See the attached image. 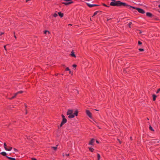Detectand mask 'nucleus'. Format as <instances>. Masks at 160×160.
I'll list each match as a JSON object with an SVG mask.
<instances>
[{
    "label": "nucleus",
    "mask_w": 160,
    "mask_h": 160,
    "mask_svg": "<svg viewBox=\"0 0 160 160\" xmlns=\"http://www.w3.org/2000/svg\"><path fill=\"white\" fill-rule=\"evenodd\" d=\"M87 5L90 8H92L94 6H98L99 5L98 4H92L89 3H87Z\"/></svg>",
    "instance_id": "6e6552de"
},
{
    "label": "nucleus",
    "mask_w": 160,
    "mask_h": 160,
    "mask_svg": "<svg viewBox=\"0 0 160 160\" xmlns=\"http://www.w3.org/2000/svg\"><path fill=\"white\" fill-rule=\"evenodd\" d=\"M136 10H137L138 11V12L140 13L144 14L145 13L144 10L142 8H136Z\"/></svg>",
    "instance_id": "7ed1b4c3"
},
{
    "label": "nucleus",
    "mask_w": 160,
    "mask_h": 160,
    "mask_svg": "<svg viewBox=\"0 0 160 160\" xmlns=\"http://www.w3.org/2000/svg\"><path fill=\"white\" fill-rule=\"evenodd\" d=\"M68 25H71V24H69Z\"/></svg>",
    "instance_id": "de8ad7c7"
},
{
    "label": "nucleus",
    "mask_w": 160,
    "mask_h": 160,
    "mask_svg": "<svg viewBox=\"0 0 160 160\" xmlns=\"http://www.w3.org/2000/svg\"><path fill=\"white\" fill-rule=\"evenodd\" d=\"M152 97L153 100L155 101L156 100V98L157 96L153 94L152 96Z\"/></svg>",
    "instance_id": "aec40b11"
},
{
    "label": "nucleus",
    "mask_w": 160,
    "mask_h": 160,
    "mask_svg": "<svg viewBox=\"0 0 160 160\" xmlns=\"http://www.w3.org/2000/svg\"><path fill=\"white\" fill-rule=\"evenodd\" d=\"M78 111L77 110H76L75 112L73 114H71L70 115H68V118H74L75 117V116H77L78 115Z\"/></svg>",
    "instance_id": "f03ea898"
},
{
    "label": "nucleus",
    "mask_w": 160,
    "mask_h": 160,
    "mask_svg": "<svg viewBox=\"0 0 160 160\" xmlns=\"http://www.w3.org/2000/svg\"><path fill=\"white\" fill-rule=\"evenodd\" d=\"M159 141L157 139H154L152 140V142H154L155 144H157L159 143Z\"/></svg>",
    "instance_id": "ddd939ff"
},
{
    "label": "nucleus",
    "mask_w": 160,
    "mask_h": 160,
    "mask_svg": "<svg viewBox=\"0 0 160 160\" xmlns=\"http://www.w3.org/2000/svg\"><path fill=\"white\" fill-rule=\"evenodd\" d=\"M146 14L147 16L149 17L152 18L153 16L152 14L151 13L149 12H147L146 13Z\"/></svg>",
    "instance_id": "9d476101"
},
{
    "label": "nucleus",
    "mask_w": 160,
    "mask_h": 160,
    "mask_svg": "<svg viewBox=\"0 0 160 160\" xmlns=\"http://www.w3.org/2000/svg\"><path fill=\"white\" fill-rule=\"evenodd\" d=\"M118 140L119 142L120 143H121V142H120V140L118 139Z\"/></svg>",
    "instance_id": "58836bf2"
},
{
    "label": "nucleus",
    "mask_w": 160,
    "mask_h": 160,
    "mask_svg": "<svg viewBox=\"0 0 160 160\" xmlns=\"http://www.w3.org/2000/svg\"><path fill=\"white\" fill-rule=\"evenodd\" d=\"M71 55L72 57H76L75 55L74 54V52H72V53L71 54Z\"/></svg>",
    "instance_id": "6ab92c4d"
},
{
    "label": "nucleus",
    "mask_w": 160,
    "mask_h": 160,
    "mask_svg": "<svg viewBox=\"0 0 160 160\" xmlns=\"http://www.w3.org/2000/svg\"><path fill=\"white\" fill-rule=\"evenodd\" d=\"M47 33H48V34L50 33V32L48 31V30H45L44 31V33L45 34H46Z\"/></svg>",
    "instance_id": "b1692460"
},
{
    "label": "nucleus",
    "mask_w": 160,
    "mask_h": 160,
    "mask_svg": "<svg viewBox=\"0 0 160 160\" xmlns=\"http://www.w3.org/2000/svg\"><path fill=\"white\" fill-rule=\"evenodd\" d=\"M67 122V120L66 118H63L61 123L60 127H61L63 124L66 123Z\"/></svg>",
    "instance_id": "39448f33"
},
{
    "label": "nucleus",
    "mask_w": 160,
    "mask_h": 160,
    "mask_svg": "<svg viewBox=\"0 0 160 160\" xmlns=\"http://www.w3.org/2000/svg\"><path fill=\"white\" fill-rule=\"evenodd\" d=\"M102 5L103 6H105L106 7H109V6H108L107 5H106V4H104V3H103L102 4Z\"/></svg>",
    "instance_id": "bb28decb"
},
{
    "label": "nucleus",
    "mask_w": 160,
    "mask_h": 160,
    "mask_svg": "<svg viewBox=\"0 0 160 160\" xmlns=\"http://www.w3.org/2000/svg\"><path fill=\"white\" fill-rule=\"evenodd\" d=\"M58 146V145H57L55 147H51V148L52 149H53L54 150L56 151L57 149Z\"/></svg>",
    "instance_id": "f3484780"
},
{
    "label": "nucleus",
    "mask_w": 160,
    "mask_h": 160,
    "mask_svg": "<svg viewBox=\"0 0 160 160\" xmlns=\"http://www.w3.org/2000/svg\"><path fill=\"white\" fill-rule=\"evenodd\" d=\"M23 92V91H21L19 92H17V93H15L14 95L12 96L11 98H10V99H12V98H14L17 94L19 93H22Z\"/></svg>",
    "instance_id": "0eeeda50"
},
{
    "label": "nucleus",
    "mask_w": 160,
    "mask_h": 160,
    "mask_svg": "<svg viewBox=\"0 0 160 160\" xmlns=\"http://www.w3.org/2000/svg\"><path fill=\"white\" fill-rule=\"evenodd\" d=\"M126 3L125 2H122L120 1H115L113 2H112L110 4V5L112 6H125Z\"/></svg>",
    "instance_id": "f257e3e1"
},
{
    "label": "nucleus",
    "mask_w": 160,
    "mask_h": 160,
    "mask_svg": "<svg viewBox=\"0 0 160 160\" xmlns=\"http://www.w3.org/2000/svg\"><path fill=\"white\" fill-rule=\"evenodd\" d=\"M160 91V88H159L157 91L156 92V93H158Z\"/></svg>",
    "instance_id": "c756f323"
},
{
    "label": "nucleus",
    "mask_w": 160,
    "mask_h": 160,
    "mask_svg": "<svg viewBox=\"0 0 160 160\" xmlns=\"http://www.w3.org/2000/svg\"><path fill=\"white\" fill-rule=\"evenodd\" d=\"M4 147L5 150H6V148H7V145L5 143L4 144Z\"/></svg>",
    "instance_id": "393cba45"
},
{
    "label": "nucleus",
    "mask_w": 160,
    "mask_h": 160,
    "mask_svg": "<svg viewBox=\"0 0 160 160\" xmlns=\"http://www.w3.org/2000/svg\"><path fill=\"white\" fill-rule=\"evenodd\" d=\"M149 128L150 130H151L152 131H154V129H153V128H152V126L151 125H150L149 126Z\"/></svg>",
    "instance_id": "5701e85b"
},
{
    "label": "nucleus",
    "mask_w": 160,
    "mask_h": 160,
    "mask_svg": "<svg viewBox=\"0 0 160 160\" xmlns=\"http://www.w3.org/2000/svg\"><path fill=\"white\" fill-rule=\"evenodd\" d=\"M29 0H26V2H28V1H29Z\"/></svg>",
    "instance_id": "37998d69"
},
{
    "label": "nucleus",
    "mask_w": 160,
    "mask_h": 160,
    "mask_svg": "<svg viewBox=\"0 0 160 160\" xmlns=\"http://www.w3.org/2000/svg\"><path fill=\"white\" fill-rule=\"evenodd\" d=\"M14 151L16 152H17L18 151V150L17 149H16L15 148H14Z\"/></svg>",
    "instance_id": "f704fd0d"
},
{
    "label": "nucleus",
    "mask_w": 160,
    "mask_h": 160,
    "mask_svg": "<svg viewBox=\"0 0 160 160\" xmlns=\"http://www.w3.org/2000/svg\"><path fill=\"white\" fill-rule=\"evenodd\" d=\"M89 150L91 152H93L94 150V148L91 147L89 148Z\"/></svg>",
    "instance_id": "412c9836"
},
{
    "label": "nucleus",
    "mask_w": 160,
    "mask_h": 160,
    "mask_svg": "<svg viewBox=\"0 0 160 160\" xmlns=\"http://www.w3.org/2000/svg\"><path fill=\"white\" fill-rule=\"evenodd\" d=\"M158 7H159L160 8V4L159 5Z\"/></svg>",
    "instance_id": "c03bdc74"
},
{
    "label": "nucleus",
    "mask_w": 160,
    "mask_h": 160,
    "mask_svg": "<svg viewBox=\"0 0 160 160\" xmlns=\"http://www.w3.org/2000/svg\"><path fill=\"white\" fill-rule=\"evenodd\" d=\"M69 71V72L70 73H71V71H70H70Z\"/></svg>",
    "instance_id": "49530a36"
},
{
    "label": "nucleus",
    "mask_w": 160,
    "mask_h": 160,
    "mask_svg": "<svg viewBox=\"0 0 160 160\" xmlns=\"http://www.w3.org/2000/svg\"><path fill=\"white\" fill-rule=\"evenodd\" d=\"M72 0H64V1L66 2H68L70 1H72Z\"/></svg>",
    "instance_id": "72a5a7b5"
},
{
    "label": "nucleus",
    "mask_w": 160,
    "mask_h": 160,
    "mask_svg": "<svg viewBox=\"0 0 160 160\" xmlns=\"http://www.w3.org/2000/svg\"><path fill=\"white\" fill-rule=\"evenodd\" d=\"M27 113H28V112H27V111H26L25 114H27Z\"/></svg>",
    "instance_id": "79ce46f5"
},
{
    "label": "nucleus",
    "mask_w": 160,
    "mask_h": 160,
    "mask_svg": "<svg viewBox=\"0 0 160 160\" xmlns=\"http://www.w3.org/2000/svg\"><path fill=\"white\" fill-rule=\"evenodd\" d=\"M6 46H4V48H5V50H6Z\"/></svg>",
    "instance_id": "4c0bfd02"
},
{
    "label": "nucleus",
    "mask_w": 160,
    "mask_h": 160,
    "mask_svg": "<svg viewBox=\"0 0 160 160\" xmlns=\"http://www.w3.org/2000/svg\"><path fill=\"white\" fill-rule=\"evenodd\" d=\"M73 112V111L72 110H68L67 113V115L68 116L70 115L71 114H72Z\"/></svg>",
    "instance_id": "1a4fd4ad"
},
{
    "label": "nucleus",
    "mask_w": 160,
    "mask_h": 160,
    "mask_svg": "<svg viewBox=\"0 0 160 160\" xmlns=\"http://www.w3.org/2000/svg\"><path fill=\"white\" fill-rule=\"evenodd\" d=\"M4 34V32H1L0 34V36H1L2 35H3Z\"/></svg>",
    "instance_id": "c9c22d12"
},
{
    "label": "nucleus",
    "mask_w": 160,
    "mask_h": 160,
    "mask_svg": "<svg viewBox=\"0 0 160 160\" xmlns=\"http://www.w3.org/2000/svg\"><path fill=\"white\" fill-rule=\"evenodd\" d=\"M139 50L140 51H144V49L142 48H139Z\"/></svg>",
    "instance_id": "7c9ffc66"
},
{
    "label": "nucleus",
    "mask_w": 160,
    "mask_h": 160,
    "mask_svg": "<svg viewBox=\"0 0 160 160\" xmlns=\"http://www.w3.org/2000/svg\"><path fill=\"white\" fill-rule=\"evenodd\" d=\"M62 119H63V118H65V117L64 116V115H63V114H62Z\"/></svg>",
    "instance_id": "473e14b6"
},
{
    "label": "nucleus",
    "mask_w": 160,
    "mask_h": 160,
    "mask_svg": "<svg viewBox=\"0 0 160 160\" xmlns=\"http://www.w3.org/2000/svg\"><path fill=\"white\" fill-rule=\"evenodd\" d=\"M70 69H69V68L67 67V68H66V70H65L66 71H70Z\"/></svg>",
    "instance_id": "c85d7f7f"
},
{
    "label": "nucleus",
    "mask_w": 160,
    "mask_h": 160,
    "mask_svg": "<svg viewBox=\"0 0 160 160\" xmlns=\"http://www.w3.org/2000/svg\"><path fill=\"white\" fill-rule=\"evenodd\" d=\"M64 155H65L66 156H69V154H65V155H64V154L63 155V156H64Z\"/></svg>",
    "instance_id": "cd10ccee"
},
{
    "label": "nucleus",
    "mask_w": 160,
    "mask_h": 160,
    "mask_svg": "<svg viewBox=\"0 0 160 160\" xmlns=\"http://www.w3.org/2000/svg\"><path fill=\"white\" fill-rule=\"evenodd\" d=\"M86 112L87 115L91 118H92V113L88 110H86Z\"/></svg>",
    "instance_id": "20e7f679"
},
{
    "label": "nucleus",
    "mask_w": 160,
    "mask_h": 160,
    "mask_svg": "<svg viewBox=\"0 0 160 160\" xmlns=\"http://www.w3.org/2000/svg\"><path fill=\"white\" fill-rule=\"evenodd\" d=\"M14 37L16 38V36H15V35H14Z\"/></svg>",
    "instance_id": "a18cd8bd"
},
{
    "label": "nucleus",
    "mask_w": 160,
    "mask_h": 160,
    "mask_svg": "<svg viewBox=\"0 0 160 160\" xmlns=\"http://www.w3.org/2000/svg\"><path fill=\"white\" fill-rule=\"evenodd\" d=\"M6 157L10 160H16L15 158H11L8 156H6Z\"/></svg>",
    "instance_id": "4468645a"
},
{
    "label": "nucleus",
    "mask_w": 160,
    "mask_h": 160,
    "mask_svg": "<svg viewBox=\"0 0 160 160\" xmlns=\"http://www.w3.org/2000/svg\"><path fill=\"white\" fill-rule=\"evenodd\" d=\"M3 156H6V157L7 156V153L5 152H3L0 153Z\"/></svg>",
    "instance_id": "dca6fc26"
},
{
    "label": "nucleus",
    "mask_w": 160,
    "mask_h": 160,
    "mask_svg": "<svg viewBox=\"0 0 160 160\" xmlns=\"http://www.w3.org/2000/svg\"><path fill=\"white\" fill-rule=\"evenodd\" d=\"M53 16L54 17H56L58 16V14L56 13H55L54 14Z\"/></svg>",
    "instance_id": "a878e982"
},
{
    "label": "nucleus",
    "mask_w": 160,
    "mask_h": 160,
    "mask_svg": "<svg viewBox=\"0 0 160 160\" xmlns=\"http://www.w3.org/2000/svg\"><path fill=\"white\" fill-rule=\"evenodd\" d=\"M96 142L98 143L99 142L98 141H96Z\"/></svg>",
    "instance_id": "ea45409f"
},
{
    "label": "nucleus",
    "mask_w": 160,
    "mask_h": 160,
    "mask_svg": "<svg viewBox=\"0 0 160 160\" xmlns=\"http://www.w3.org/2000/svg\"><path fill=\"white\" fill-rule=\"evenodd\" d=\"M138 43L139 45H141L142 44V43L140 41H138Z\"/></svg>",
    "instance_id": "2f4dec72"
},
{
    "label": "nucleus",
    "mask_w": 160,
    "mask_h": 160,
    "mask_svg": "<svg viewBox=\"0 0 160 160\" xmlns=\"http://www.w3.org/2000/svg\"><path fill=\"white\" fill-rule=\"evenodd\" d=\"M2 39V38L1 36H0V39Z\"/></svg>",
    "instance_id": "a19ab883"
},
{
    "label": "nucleus",
    "mask_w": 160,
    "mask_h": 160,
    "mask_svg": "<svg viewBox=\"0 0 160 160\" xmlns=\"http://www.w3.org/2000/svg\"><path fill=\"white\" fill-rule=\"evenodd\" d=\"M125 6H126L127 8L130 9L131 8H132L133 9H136V8H137L134 7L132 6L129 5L127 4H126Z\"/></svg>",
    "instance_id": "423d86ee"
},
{
    "label": "nucleus",
    "mask_w": 160,
    "mask_h": 160,
    "mask_svg": "<svg viewBox=\"0 0 160 160\" xmlns=\"http://www.w3.org/2000/svg\"><path fill=\"white\" fill-rule=\"evenodd\" d=\"M58 14L61 18H62L63 16V14L61 13V12H58Z\"/></svg>",
    "instance_id": "2eb2a0df"
},
{
    "label": "nucleus",
    "mask_w": 160,
    "mask_h": 160,
    "mask_svg": "<svg viewBox=\"0 0 160 160\" xmlns=\"http://www.w3.org/2000/svg\"><path fill=\"white\" fill-rule=\"evenodd\" d=\"M100 11H96L95 12H94L93 16L96 15H97V14Z\"/></svg>",
    "instance_id": "4be33fe9"
},
{
    "label": "nucleus",
    "mask_w": 160,
    "mask_h": 160,
    "mask_svg": "<svg viewBox=\"0 0 160 160\" xmlns=\"http://www.w3.org/2000/svg\"><path fill=\"white\" fill-rule=\"evenodd\" d=\"M12 149V147H9L8 148H6V150L7 151H10Z\"/></svg>",
    "instance_id": "a211bd4d"
},
{
    "label": "nucleus",
    "mask_w": 160,
    "mask_h": 160,
    "mask_svg": "<svg viewBox=\"0 0 160 160\" xmlns=\"http://www.w3.org/2000/svg\"><path fill=\"white\" fill-rule=\"evenodd\" d=\"M94 139H92L90 141L89 144L90 145H93V143L94 142Z\"/></svg>",
    "instance_id": "f8f14e48"
},
{
    "label": "nucleus",
    "mask_w": 160,
    "mask_h": 160,
    "mask_svg": "<svg viewBox=\"0 0 160 160\" xmlns=\"http://www.w3.org/2000/svg\"><path fill=\"white\" fill-rule=\"evenodd\" d=\"M68 2H64L63 3V4L65 5H68L71 3H73V2L72 1H68Z\"/></svg>",
    "instance_id": "9b49d317"
},
{
    "label": "nucleus",
    "mask_w": 160,
    "mask_h": 160,
    "mask_svg": "<svg viewBox=\"0 0 160 160\" xmlns=\"http://www.w3.org/2000/svg\"><path fill=\"white\" fill-rule=\"evenodd\" d=\"M72 66L74 67H76L77 66V65L75 64H74L72 65Z\"/></svg>",
    "instance_id": "e433bc0d"
}]
</instances>
